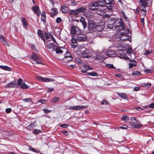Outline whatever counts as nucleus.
Instances as JSON below:
<instances>
[{
  "mask_svg": "<svg viewBox=\"0 0 154 154\" xmlns=\"http://www.w3.org/2000/svg\"><path fill=\"white\" fill-rule=\"evenodd\" d=\"M140 12L143 16L145 17L147 12L146 7H149L152 5V0H140Z\"/></svg>",
  "mask_w": 154,
  "mask_h": 154,
  "instance_id": "obj_1",
  "label": "nucleus"
},
{
  "mask_svg": "<svg viewBox=\"0 0 154 154\" xmlns=\"http://www.w3.org/2000/svg\"><path fill=\"white\" fill-rule=\"evenodd\" d=\"M131 121L129 122L130 125L133 128H139L142 127L143 125L141 124L138 123L139 122L136 120V118L134 117H132L131 119Z\"/></svg>",
  "mask_w": 154,
  "mask_h": 154,
  "instance_id": "obj_2",
  "label": "nucleus"
},
{
  "mask_svg": "<svg viewBox=\"0 0 154 154\" xmlns=\"http://www.w3.org/2000/svg\"><path fill=\"white\" fill-rule=\"evenodd\" d=\"M77 32L75 37H76V40L78 42H83L87 40V37L86 35L85 34H83V32H81V31Z\"/></svg>",
  "mask_w": 154,
  "mask_h": 154,
  "instance_id": "obj_3",
  "label": "nucleus"
},
{
  "mask_svg": "<svg viewBox=\"0 0 154 154\" xmlns=\"http://www.w3.org/2000/svg\"><path fill=\"white\" fill-rule=\"evenodd\" d=\"M31 57L32 59V63L33 64H42L41 63V58L37 54L33 53Z\"/></svg>",
  "mask_w": 154,
  "mask_h": 154,
  "instance_id": "obj_4",
  "label": "nucleus"
},
{
  "mask_svg": "<svg viewBox=\"0 0 154 154\" xmlns=\"http://www.w3.org/2000/svg\"><path fill=\"white\" fill-rule=\"evenodd\" d=\"M96 23L92 20L89 21L88 23V29L89 32L92 33L94 31L96 27Z\"/></svg>",
  "mask_w": 154,
  "mask_h": 154,
  "instance_id": "obj_5",
  "label": "nucleus"
},
{
  "mask_svg": "<svg viewBox=\"0 0 154 154\" xmlns=\"http://www.w3.org/2000/svg\"><path fill=\"white\" fill-rule=\"evenodd\" d=\"M130 32L129 30H127L121 33L120 37L122 40L125 41L128 39V35Z\"/></svg>",
  "mask_w": 154,
  "mask_h": 154,
  "instance_id": "obj_6",
  "label": "nucleus"
},
{
  "mask_svg": "<svg viewBox=\"0 0 154 154\" xmlns=\"http://www.w3.org/2000/svg\"><path fill=\"white\" fill-rule=\"evenodd\" d=\"M115 20L114 18H109L108 19L107 25L108 28L112 29L114 28Z\"/></svg>",
  "mask_w": 154,
  "mask_h": 154,
  "instance_id": "obj_7",
  "label": "nucleus"
},
{
  "mask_svg": "<svg viewBox=\"0 0 154 154\" xmlns=\"http://www.w3.org/2000/svg\"><path fill=\"white\" fill-rule=\"evenodd\" d=\"M37 78L38 80L42 82H53L54 80L53 78H48L46 77H43L40 76H37Z\"/></svg>",
  "mask_w": 154,
  "mask_h": 154,
  "instance_id": "obj_8",
  "label": "nucleus"
},
{
  "mask_svg": "<svg viewBox=\"0 0 154 154\" xmlns=\"http://www.w3.org/2000/svg\"><path fill=\"white\" fill-rule=\"evenodd\" d=\"M99 6L97 2H94L91 3L88 6L89 9L91 10H94L97 9Z\"/></svg>",
  "mask_w": 154,
  "mask_h": 154,
  "instance_id": "obj_9",
  "label": "nucleus"
},
{
  "mask_svg": "<svg viewBox=\"0 0 154 154\" xmlns=\"http://www.w3.org/2000/svg\"><path fill=\"white\" fill-rule=\"evenodd\" d=\"M5 87L6 88H13L17 87V84L15 81H12L6 85Z\"/></svg>",
  "mask_w": 154,
  "mask_h": 154,
  "instance_id": "obj_10",
  "label": "nucleus"
},
{
  "mask_svg": "<svg viewBox=\"0 0 154 154\" xmlns=\"http://www.w3.org/2000/svg\"><path fill=\"white\" fill-rule=\"evenodd\" d=\"M91 51L89 49H85L82 53V56L83 58H88L90 57L91 55Z\"/></svg>",
  "mask_w": 154,
  "mask_h": 154,
  "instance_id": "obj_11",
  "label": "nucleus"
},
{
  "mask_svg": "<svg viewBox=\"0 0 154 154\" xmlns=\"http://www.w3.org/2000/svg\"><path fill=\"white\" fill-rule=\"evenodd\" d=\"M81 31L79 29L78 27L73 25L72 26L71 29V33L72 34L74 35L75 34V35H77V33L78 32H80Z\"/></svg>",
  "mask_w": 154,
  "mask_h": 154,
  "instance_id": "obj_12",
  "label": "nucleus"
},
{
  "mask_svg": "<svg viewBox=\"0 0 154 154\" xmlns=\"http://www.w3.org/2000/svg\"><path fill=\"white\" fill-rule=\"evenodd\" d=\"M32 10L37 16H39L40 15L41 11L38 6H36L32 7Z\"/></svg>",
  "mask_w": 154,
  "mask_h": 154,
  "instance_id": "obj_13",
  "label": "nucleus"
},
{
  "mask_svg": "<svg viewBox=\"0 0 154 154\" xmlns=\"http://www.w3.org/2000/svg\"><path fill=\"white\" fill-rule=\"evenodd\" d=\"M122 23L123 22L121 19L119 20L115 19L114 28H115V29L116 28H117L118 26H119L120 25H121L122 24Z\"/></svg>",
  "mask_w": 154,
  "mask_h": 154,
  "instance_id": "obj_14",
  "label": "nucleus"
},
{
  "mask_svg": "<svg viewBox=\"0 0 154 154\" xmlns=\"http://www.w3.org/2000/svg\"><path fill=\"white\" fill-rule=\"evenodd\" d=\"M50 12L53 14L51 15V17H53L54 15L56 16L58 14V11L57 9L55 8H51L50 10Z\"/></svg>",
  "mask_w": 154,
  "mask_h": 154,
  "instance_id": "obj_15",
  "label": "nucleus"
},
{
  "mask_svg": "<svg viewBox=\"0 0 154 154\" xmlns=\"http://www.w3.org/2000/svg\"><path fill=\"white\" fill-rule=\"evenodd\" d=\"M64 56L66 58H68V59H67V60L68 61H70L72 60V58L71 56V54L68 51H67L65 54Z\"/></svg>",
  "mask_w": 154,
  "mask_h": 154,
  "instance_id": "obj_16",
  "label": "nucleus"
},
{
  "mask_svg": "<svg viewBox=\"0 0 154 154\" xmlns=\"http://www.w3.org/2000/svg\"><path fill=\"white\" fill-rule=\"evenodd\" d=\"M37 34L41 38L44 42V43H45V38L44 37L42 31L40 30H38L37 31Z\"/></svg>",
  "mask_w": 154,
  "mask_h": 154,
  "instance_id": "obj_17",
  "label": "nucleus"
},
{
  "mask_svg": "<svg viewBox=\"0 0 154 154\" xmlns=\"http://www.w3.org/2000/svg\"><path fill=\"white\" fill-rule=\"evenodd\" d=\"M53 49L54 51H55L56 53L57 54H61L63 52V51L61 50L60 48L56 45L54 47Z\"/></svg>",
  "mask_w": 154,
  "mask_h": 154,
  "instance_id": "obj_18",
  "label": "nucleus"
},
{
  "mask_svg": "<svg viewBox=\"0 0 154 154\" xmlns=\"http://www.w3.org/2000/svg\"><path fill=\"white\" fill-rule=\"evenodd\" d=\"M88 107V106H79L77 105L75 106V110H79L81 109L87 108Z\"/></svg>",
  "mask_w": 154,
  "mask_h": 154,
  "instance_id": "obj_19",
  "label": "nucleus"
},
{
  "mask_svg": "<svg viewBox=\"0 0 154 154\" xmlns=\"http://www.w3.org/2000/svg\"><path fill=\"white\" fill-rule=\"evenodd\" d=\"M80 21L82 23L83 27V29H85L87 27V23L85 21V19L83 17H81Z\"/></svg>",
  "mask_w": 154,
  "mask_h": 154,
  "instance_id": "obj_20",
  "label": "nucleus"
},
{
  "mask_svg": "<svg viewBox=\"0 0 154 154\" xmlns=\"http://www.w3.org/2000/svg\"><path fill=\"white\" fill-rule=\"evenodd\" d=\"M68 8L65 5H62L60 8V9L62 12L63 13H66Z\"/></svg>",
  "mask_w": 154,
  "mask_h": 154,
  "instance_id": "obj_21",
  "label": "nucleus"
},
{
  "mask_svg": "<svg viewBox=\"0 0 154 154\" xmlns=\"http://www.w3.org/2000/svg\"><path fill=\"white\" fill-rule=\"evenodd\" d=\"M0 40L2 42L4 45H7L8 46H10V45L5 40L4 37L3 35H0Z\"/></svg>",
  "mask_w": 154,
  "mask_h": 154,
  "instance_id": "obj_22",
  "label": "nucleus"
},
{
  "mask_svg": "<svg viewBox=\"0 0 154 154\" xmlns=\"http://www.w3.org/2000/svg\"><path fill=\"white\" fill-rule=\"evenodd\" d=\"M104 28V26L103 25L98 24L96 26V29L98 32H101Z\"/></svg>",
  "mask_w": 154,
  "mask_h": 154,
  "instance_id": "obj_23",
  "label": "nucleus"
},
{
  "mask_svg": "<svg viewBox=\"0 0 154 154\" xmlns=\"http://www.w3.org/2000/svg\"><path fill=\"white\" fill-rule=\"evenodd\" d=\"M130 62H132V63H130L129 64V68H133L134 66H136L137 65V63L135 60H130Z\"/></svg>",
  "mask_w": 154,
  "mask_h": 154,
  "instance_id": "obj_24",
  "label": "nucleus"
},
{
  "mask_svg": "<svg viewBox=\"0 0 154 154\" xmlns=\"http://www.w3.org/2000/svg\"><path fill=\"white\" fill-rule=\"evenodd\" d=\"M98 3L99 6L104 7L106 4V0H98Z\"/></svg>",
  "mask_w": 154,
  "mask_h": 154,
  "instance_id": "obj_25",
  "label": "nucleus"
},
{
  "mask_svg": "<svg viewBox=\"0 0 154 154\" xmlns=\"http://www.w3.org/2000/svg\"><path fill=\"white\" fill-rule=\"evenodd\" d=\"M125 28L123 23H122V24L121 25H120L119 26H118L117 28H116L115 29H116L117 31L119 32L124 29Z\"/></svg>",
  "mask_w": 154,
  "mask_h": 154,
  "instance_id": "obj_26",
  "label": "nucleus"
},
{
  "mask_svg": "<svg viewBox=\"0 0 154 154\" xmlns=\"http://www.w3.org/2000/svg\"><path fill=\"white\" fill-rule=\"evenodd\" d=\"M106 6L108 9H112V7L114 6V2L112 1V2L107 3Z\"/></svg>",
  "mask_w": 154,
  "mask_h": 154,
  "instance_id": "obj_27",
  "label": "nucleus"
},
{
  "mask_svg": "<svg viewBox=\"0 0 154 154\" xmlns=\"http://www.w3.org/2000/svg\"><path fill=\"white\" fill-rule=\"evenodd\" d=\"M21 21L23 26L27 28V22L25 18L23 17L21 20Z\"/></svg>",
  "mask_w": 154,
  "mask_h": 154,
  "instance_id": "obj_28",
  "label": "nucleus"
},
{
  "mask_svg": "<svg viewBox=\"0 0 154 154\" xmlns=\"http://www.w3.org/2000/svg\"><path fill=\"white\" fill-rule=\"evenodd\" d=\"M119 50L120 51H122L124 53H125V52H126L127 53V54L130 53L131 52V51H132V50L131 48H128V49H126L125 50V49L123 50V49H120V48H119Z\"/></svg>",
  "mask_w": 154,
  "mask_h": 154,
  "instance_id": "obj_29",
  "label": "nucleus"
},
{
  "mask_svg": "<svg viewBox=\"0 0 154 154\" xmlns=\"http://www.w3.org/2000/svg\"><path fill=\"white\" fill-rule=\"evenodd\" d=\"M76 11L77 12L78 14L79 13H83L85 12V11L86 9V8H84V7H81V8L76 9Z\"/></svg>",
  "mask_w": 154,
  "mask_h": 154,
  "instance_id": "obj_30",
  "label": "nucleus"
},
{
  "mask_svg": "<svg viewBox=\"0 0 154 154\" xmlns=\"http://www.w3.org/2000/svg\"><path fill=\"white\" fill-rule=\"evenodd\" d=\"M122 121H125L127 122H128L130 120V118L126 115H124L122 117Z\"/></svg>",
  "mask_w": 154,
  "mask_h": 154,
  "instance_id": "obj_31",
  "label": "nucleus"
},
{
  "mask_svg": "<svg viewBox=\"0 0 154 154\" xmlns=\"http://www.w3.org/2000/svg\"><path fill=\"white\" fill-rule=\"evenodd\" d=\"M87 74L88 75L92 76H98V75L97 73L95 72H87Z\"/></svg>",
  "mask_w": 154,
  "mask_h": 154,
  "instance_id": "obj_32",
  "label": "nucleus"
},
{
  "mask_svg": "<svg viewBox=\"0 0 154 154\" xmlns=\"http://www.w3.org/2000/svg\"><path fill=\"white\" fill-rule=\"evenodd\" d=\"M0 67H1V68L2 69L5 70L9 71H11V68H10L9 67H8L7 66H0Z\"/></svg>",
  "mask_w": 154,
  "mask_h": 154,
  "instance_id": "obj_33",
  "label": "nucleus"
},
{
  "mask_svg": "<svg viewBox=\"0 0 154 154\" xmlns=\"http://www.w3.org/2000/svg\"><path fill=\"white\" fill-rule=\"evenodd\" d=\"M60 100L59 97H55L51 99V101L54 103H56Z\"/></svg>",
  "mask_w": 154,
  "mask_h": 154,
  "instance_id": "obj_34",
  "label": "nucleus"
},
{
  "mask_svg": "<svg viewBox=\"0 0 154 154\" xmlns=\"http://www.w3.org/2000/svg\"><path fill=\"white\" fill-rule=\"evenodd\" d=\"M118 94L120 97L124 99H126L127 98V95L125 93H119Z\"/></svg>",
  "mask_w": 154,
  "mask_h": 154,
  "instance_id": "obj_35",
  "label": "nucleus"
},
{
  "mask_svg": "<svg viewBox=\"0 0 154 154\" xmlns=\"http://www.w3.org/2000/svg\"><path fill=\"white\" fill-rule=\"evenodd\" d=\"M77 10H72L69 11V14L70 15H76L78 14L77 12L76 11Z\"/></svg>",
  "mask_w": 154,
  "mask_h": 154,
  "instance_id": "obj_36",
  "label": "nucleus"
},
{
  "mask_svg": "<svg viewBox=\"0 0 154 154\" xmlns=\"http://www.w3.org/2000/svg\"><path fill=\"white\" fill-rule=\"evenodd\" d=\"M131 75L133 76H140L141 73L138 71H135L132 73Z\"/></svg>",
  "mask_w": 154,
  "mask_h": 154,
  "instance_id": "obj_37",
  "label": "nucleus"
},
{
  "mask_svg": "<svg viewBox=\"0 0 154 154\" xmlns=\"http://www.w3.org/2000/svg\"><path fill=\"white\" fill-rule=\"evenodd\" d=\"M102 53H99L96 54V57H95L96 59H101V58H103V56L101 55Z\"/></svg>",
  "mask_w": 154,
  "mask_h": 154,
  "instance_id": "obj_38",
  "label": "nucleus"
},
{
  "mask_svg": "<svg viewBox=\"0 0 154 154\" xmlns=\"http://www.w3.org/2000/svg\"><path fill=\"white\" fill-rule=\"evenodd\" d=\"M121 13L123 17V18H124L125 20L126 21H128L129 20V19L127 17V16L125 14V12L122 11H121Z\"/></svg>",
  "mask_w": 154,
  "mask_h": 154,
  "instance_id": "obj_39",
  "label": "nucleus"
},
{
  "mask_svg": "<svg viewBox=\"0 0 154 154\" xmlns=\"http://www.w3.org/2000/svg\"><path fill=\"white\" fill-rule=\"evenodd\" d=\"M144 107L146 109H148L149 108H154V103H151L149 105H146L144 106Z\"/></svg>",
  "mask_w": 154,
  "mask_h": 154,
  "instance_id": "obj_40",
  "label": "nucleus"
},
{
  "mask_svg": "<svg viewBox=\"0 0 154 154\" xmlns=\"http://www.w3.org/2000/svg\"><path fill=\"white\" fill-rule=\"evenodd\" d=\"M88 67V66L87 65H84L83 66V68H82V72L84 73H85L87 71V68Z\"/></svg>",
  "mask_w": 154,
  "mask_h": 154,
  "instance_id": "obj_41",
  "label": "nucleus"
},
{
  "mask_svg": "<svg viewBox=\"0 0 154 154\" xmlns=\"http://www.w3.org/2000/svg\"><path fill=\"white\" fill-rule=\"evenodd\" d=\"M50 33H48L47 32H45L44 33L46 39L48 40V42L50 41V40H49V39L50 38Z\"/></svg>",
  "mask_w": 154,
  "mask_h": 154,
  "instance_id": "obj_42",
  "label": "nucleus"
},
{
  "mask_svg": "<svg viewBox=\"0 0 154 154\" xmlns=\"http://www.w3.org/2000/svg\"><path fill=\"white\" fill-rule=\"evenodd\" d=\"M21 85L20 87L23 89H26L28 87V86L24 82H23Z\"/></svg>",
  "mask_w": 154,
  "mask_h": 154,
  "instance_id": "obj_43",
  "label": "nucleus"
},
{
  "mask_svg": "<svg viewBox=\"0 0 154 154\" xmlns=\"http://www.w3.org/2000/svg\"><path fill=\"white\" fill-rule=\"evenodd\" d=\"M47 47L48 49H51L52 47H54L53 43H49L47 45Z\"/></svg>",
  "mask_w": 154,
  "mask_h": 154,
  "instance_id": "obj_44",
  "label": "nucleus"
},
{
  "mask_svg": "<svg viewBox=\"0 0 154 154\" xmlns=\"http://www.w3.org/2000/svg\"><path fill=\"white\" fill-rule=\"evenodd\" d=\"M142 85L143 87H146L147 88H149L151 85V84L150 83L148 84L143 83L142 84Z\"/></svg>",
  "mask_w": 154,
  "mask_h": 154,
  "instance_id": "obj_45",
  "label": "nucleus"
},
{
  "mask_svg": "<svg viewBox=\"0 0 154 154\" xmlns=\"http://www.w3.org/2000/svg\"><path fill=\"white\" fill-rule=\"evenodd\" d=\"M106 66L109 68L110 69H114L115 67L112 64H107L106 65Z\"/></svg>",
  "mask_w": 154,
  "mask_h": 154,
  "instance_id": "obj_46",
  "label": "nucleus"
},
{
  "mask_svg": "<svg viewBox=\"0 0 154 154\" xmlns=\"http://www.w3.org/2000/svg\"><path fill=\"white\" fill-rule=\"evenodd\" d=\"M43 111L46 114H47L52 112V110L48 109H43Z\"/></svg>",
  "mask_w": 154,
  "mask_h": 154,
  "instance_id": "obj_47",
  "label": "nucleus"
},
{
  "mask_svg": "<svg viewBox=\"0 0 154 154\" xmlns=\"http://www.w3.org/2000/svg\"><path fill=\"white\" fill-rule=\"evenodd\" d=\"M152 52V51L151 50H146L144 53V54L145 55H148L149 54H150Z\"/></svg>",
  "mask_w": 154,
  "mask_h": 154,
  "instance_id": "obj_48",
  "label": "nucleus"
},
{
  "mask_svg": "<svg viewBox=\"0 0 154 154\" xmlns=\"http://www.w3.org/2000/svg\"><path fill=\"white\" fill-rule=\"evenodd\" d=\"M114 51H108L107 52V54L108 55L109 57H111V55L114 54Z\"/></svg>",
  "mask_w": 154,
  "mask_h": 154,
  "instance_id": "obj_49",
  "label": "nucleus"
},
{
  "mask_svg": "<svg viewBox=\"0 0 154 154\" xmlns=\"http://www.w3.org/2000/svg\"><path fill=\"white\" fill-rule=\"evenodd\" d=\"M22 80L21 78H20L18 79L17 82V86L18 85H20L23 83Z\"/></svg>",
  "mask_w": 154,
  "mask_h": 154,
  "instance_id": "obj_50",
  "label": "nucleus"
},
{
  "mask_svg": "<svg viewBox=\"0 0 154 154\" xmlns=\"http://www.w3.org/2000/svg\"><path fill=\"white\" fill-rule=\"evenodd\" d=\"M134 12L135 14H139L140 12H139V7H138L137 8L136 10H134Z\"/></svg>",
  "mask_w": 154,
  "mask_h": 154,
  "instance_id": "obj_51",
  "label": "nucleus"
},
{
  "mask_svg": "<svg viewBox=\"0 0 154 154\" xmlns=\"http://www.w3.org/2000/svg\"><path fill=\"white\" fill-rule=\"evenodd\" d=\"M56 21L57 23H59L61 22L62 19L60 17H58L56 19Z\"/></svg>",
  "mask_w": 154,
  "mask_h": 154,
  "instance_id": "obj_52",
  "label": "nucleus"
},
{
  "mask_svg": "<svg viewBox=\"0 0 154 154\" xmlns=\"http://www.w3.org/2000/svg\"><path fill=\"white\" fill-rule=\"evenodd\" d=\"M145 72L147 73H152L153 72V70L152 69H146L145 70Z\"/></svg>",
  "mask_w": 154,
  "mask_h": 154,
  "instance_id": "obj_53",
  "label": "nucleus"
},
{
  "mask_svg": "<svg viewBox=\"0 0 154 154\" xmlns=\"http://www.w3.org/2000/svg\"><path fill=\"white\" fill-rule=\"evenodd\" d=\"M101 104L102 105L104 104L107 105L108 104V103L107 101L106 100H103L102 101Z\"/></svg>",
  "mask_w": 154,
  "mask_h": 154,
  "instance_id": "obj_54",
  "label": "nucleus"
},
{
  "mask_svg": "<svg viewBox=\"0 0 154 154\" xmlns=\"http://www.w3.org/2000/svg\"><path fill=\"white\" fill-rule=\"evenodd\" d=\"M23 101L26 102H28L31 101V99L30 98H26L23 99Z\"/></svg>",
  "mask_w": 154,
  "mask_h": 154,
  "instance_id": "obj_55",
  "label": "nucleus"
},
{
  "mask_svg": "<svg viewBox=\"0 0 154 154\" xmlns=\"http://www.w3.org/2000/svg\"><path fill=\"white\" fill-rule=\"evenodd\" d=\"M78 42L76 40V38L75 39H72L71 41L72 44H77V42Z\"/></svg>",
  "mask_w": 154,
  "mask_h": 154,
  "instance_id": "obj_56",
  "label": "nucleus"
},
{
  "mask_svg": "<svg viewBox=\"0 0 154 154\" xmlns=\"http://www.w3.org/2000/svg\"><path fill=\"white\" fill-rule=\"evenodd\" d=\"M68 125L67 124H63L61 125L60 126L63 128H66L68 126Z\"/></svg>",
  "mask_w": 154,
  "mask_h": 154,
  "instance_id": "obj_57",
  "label": "nucleus"
},
{
  "mask_svg": "<svg viewBox=\"0 0 154 154\" xmlns=\"http://www.w3.org/2000/svg\"><path fill=\"white\" fill-rule=\"evenodd\" d=\"M34 132L35 134H38L41 132V131L37 129H35L34 130Z\"/></svg>",
  "mask_w": 154,
  "mask_h": 154,
  "instance_id": "obj_58",
  "label": "nucleus"
},
{
  "mask_svg": "<svg viewBox=\"0 0 154 154\" xmlns=\"http://www.w3.org/2000/svg\"><path fill=\"white\" fill-rule=\"evenodd\" d=\"M48 92H51L54 91V89L53 88H48Z\"/></svg>",
  "mask_w": 154,
  "mask_h": 154,
  "instance_id": "obj_59",
  "label": "nucleus"
},
{
  "mask_svg": "<svg viewBox=\"0 0 154 154\" xmlns=\"http://www.w3.org/2000/svg\"><path fill=\"white\" fill-rule=\"evenodd\" d=\"M11 109L10 108H7L6 109L5 112L6 113H8L11 112Z\"/></svg>",
  "mask_w": 154,
  "mask_h": 154,
  "instance_id": "obj_60",
  "label": "nucleus"
},
{
  "mask_svg": "<svg viewBox=\"0 0 154 154\" xmlns=\"http://www.w3.org/2000/svg\"><path fill=\"white\" fill-rule=\"evenodd\" d=\"M47 101L44 100V99H42V100H40L38 101V102H39L41 103H45L46 102H47Z\"/></svg>",
  "mask_w": 154,
  "mask_h": 154,
  "instance_id": "obj_61",
  "label": "nucleus"
},
{
  "mask_svg": "<svg viewBox=\"0 0 154 154\" xmlns=\"http://www.w3.org/2000/svg\"><path fill=\"white\" fill-rule=\"evenodd\" d=\"M119 128L123 129H127V127L126 125H124V126H120Z\"/></svg>",
  "mask_w": 154,
  "mask_h": 154,
  "instance_id": "obj_62",
  "label": "nucleus"
},
{
  "mask_svg": "<svg viewBox=\"0 0 154 154\" xmlns=\"http://www.w3.org/2000/svg\"><path fill=\"white\" fill-rule=\"evenodd\" d=\"M144 109L146 108H144V107L143 108H140L139 107H138L136 108L139 111H141V110H143Z\"/></svg>",
  "mask_w": 154,
  "mask_h": 154,
  "instance_id": "obj_63",
  "label": "nucleus"
},
{
  "mask_svg": "<svg viewBox=\"0 0 154 154\" xmlns=\"http://www.w3.org/2000/svg\"><path fill=\"white\" fill-rule=\"evenodd\" d=\"M115 75L116 77L120 78H122L123 76L122 75L119 74H116Z\"/></svg>",
  "mask_w": 154,
  "mask_h": 154,
  "instance_id": "obj_64",
  "label": "nucleus"
}]
</instances>
